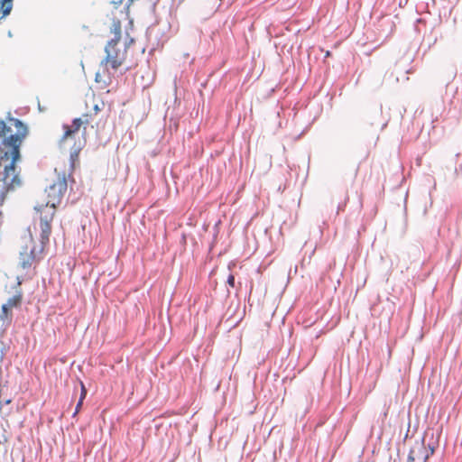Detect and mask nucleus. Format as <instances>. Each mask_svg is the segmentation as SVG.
Returning a JSON list of instances; mask_svg holds the SVG:
<instances>
[{"label": "nucleus", "mask_w": 462, "mask_h": 462, "mask_svg": "<svg viewBox=\"0 0 462 462\" xmlns=\"http://www.w3.org/2000/svg\"><path fill=\"white\" fill-rule=\"evenodd\" d=\"M24 137L25 133L17 132L3 136L0 143V166L5 161L10 159V162L4 166L3 176L0 178V181L6 186L7 190H14L22 185L15 163L21 159L20 146Z\"/></svg>", "instance_id": "f257e3e1"}, {"label": "nucleus", "mask_w": 462, "mask_h": 462, "mask_svg": "<svg viewBox=\"0 0 462 462\" xmlns=\"http://www.w3.org/2000/svg\"><path fill=\"white\" fill-rule=\"evenodd\" d=\"M67 187L66 174L62 172V174L58 175L57 180L46 189L48 204L51 205V207H57L60 203Z\"/></svg>", "instance_id": "f03ea898"}, {"label": "nucleus", "mask_w": 462, "mask_h": 462, "mask_svg": "<svg viewBox=\"0 0 462 462\" xmlns=\"http://www.w3.org/2000/svg\"><path fill=\"white\" fill-rule=\"evenodd\" d=\"M55 208L56 207H51L48 202H46L45 205H37L34 207V209L40 213L41 236L42 239H49L51 231V223L55 214Z\"/></svg>", "instance_id": "7ed1b4c3"}, {"label": "nucleus", "mask_w": 462, "mask_h": 462, "mask_svg": "<svg viewBox=\"0 0 462 462\" xmlns=\"http://www.w3.org/2000/svg\"><path fill=\"white\" fill-rule=\"evenodd\" d=\"M29 243L31 244L30 247L26 245L20 251L21 260H40L44 256H42L44 249L45 242H48L49 239H42L41 236V241L38 245L34 244L32 237L29 238Z\"/></svg>", "instance_id": "20e7f679"}, {"label": "nucleus", "mask_w": 462, "mask_h": 462, "mask_svg": "<svg viewBox=\"0 0 462 462\" xmlns=\"http://www.w3.org/2000/svg\"><path fill=\"white\" fill-rule=\"evenodd\" d=\"M117 44H111L110 42L105 47L106 57L101 61V65L110 63L114 69H117L122 65V60L118 59L119 51L116 49Z\"/></svg>", "instance_id": "39448f33"}, {"label": "nucleus", "mask_w": 462, "mask_h": 462, "mask_svg": "<svg viewBox=\"0 0 462 462\" xmlns=\"http://www.w3.org/2000/svg\"><path fill=\"white\" fill-rule=\"evenodd\" d=\"M23 300V292L22 290H15L14 295L7 300V302L3 304L8 309L18 308L20 307Z\"/></svg>", "instance_id": "423d86ee"}, {"label": "nucleus", "mask_w": 462, "mask_h": 462, "mask_svg": "<svg viewBox=\"0 0 462 462\" xmlns=\"http://www.w3.org/2000/svg\"><path fill=\"white\" fill-rule=\"evenodd\" d=\"M111 32L114 33V38L111 39L110 45L113 44H118V42L121 40V22L119 20H114L113 25L111 28Z\"/></svg>", "instance_id": "0eeeda50"}, {"label": "nucleus", "mask_w": 462, "mask_h": 462, "mask_svg": "<svg viewBox=\"0 0 462 462\" xmlns=\"http://www.w3.org/2000/svg\"><path fill=\"white\" fill-rule=\"evenodd\" d=\"M0 319L3 322V326L5 328L11 324L13 319V313L11 310L4 305H2L1 308Z\"/></svg>", "instance_id": "6e6552de"}, {"label": "nucleus", "mask_w": 462, "mask_h": 462, "mask_svg": "<svg viewBox=\"0 0 462 462\" xmlns=\"http://www.w3.org/2000/svg\"><path fill=\"white\" fill-rule=\"evenodd\" d=\"M13 8V0H0V20L7 16Z\"/></svg>", "instance_id": "1a4fd4ad"}, {"label": "nucleus", "mask_w": 462, "mask_h": 462, "mask_svg": "<svg viewBox=\"0 0 462 462\" xmlns=\"http://www.w3.org/2000/svg\"><path fill=\"white\" fill-rule=\"evenodd\" d=\"M10 122L17 128L18 133H25V135L27 134L28 128L20 119L12 117Z\"/></svg>", "instance_id": "9d476101"}, {"label": "nucleus", "mask_w": 462, "mask_h": 462, "mask_svg": "<svg viewBox=\"0 0 462 462\" xmlns=\"http://www.w3.org/2000/svg\"><path fill=\"white\" fill-rule=\"evenodd\" d=\"M11 132V128L5 125L4 120L0 119V137L5 136Z\"/></svg>", "instance_id": "9b49d317"}, {"label": "nucleus", "mask_w": 462, "mask_h": 462, "mask_svg": "<svg viewBox=\"0 0 462 462\" xmlns=\"http://www.w3.org/2000/svg\"><path fill=\"white\" fill-rule=\"evenodd\" d=\"M83 125V119L80 118V117H78V118H74L72 120V125L70 126L72 128V131H79V129L80 128V126Z\"/></svg>", "instance_id": "f8f14e48"}, {"label": "nucleus", "mask_w": 462, "mask_h": 462, "mask_svg": "<svg viewBox=\"0 0 462 462\" xmlns=\"http://www.w3.org/2000/svg\"><path fill=\"white\" fill-rule=\"evenodd\" d=\"M63 129H64V134L60 139L61 142L75 133V131H72V128L70 126H69L68 125H63Z\"/></svg>", "instance_id": "ddd939ff"}, {"label": "nucleus", "mask_w": 462, "mask_h": 462, "mask_svg": "<svg viewBox=\"0 0 462 462\" xmlns=\"http://www.w3.org/2000/svg\"><path fill=\"white\" fill-rule=\"evenodd\" d=\"M78 157H79V151L75 150L70 152L69 160H70V165L72 168L74 167V162L78 159Z\"/></svg>", "instance_id": "4468645a"}, {"label": "nucleus", "mask_w": 462, "mask_h": 462, "mask_svg": "<svg viewBox=\"0 0 462 462\" xmlns=\"http://www.w3.org/2000/svg\"><path fill=\"white\" fill-rule=\"evenodd\" d=\"M23 281V279L22 278V276L17 275V276H16V284L14 286V288H13V289H14V291H15V290H21L20 286H21V284H22Z\"/></svg>", "instance_id": "2eb2a0df"}, {"label": "nucleus", "mask_w": 462, "mask_h": 462, "mask_svg": "<svg viewBox=\"0 0 462 462\" xmlns=\"http://www.w3.org/2000/svg\"><path fill=\"white\" fill-rule=\"evenodd\" d=\"M80 385H81V394H80V398L79 399L84 400L86 395H87V390H86V387L83 384V383H80Z\"/></svg>", "instance_id": "dca6fc26"}, {"label": "nucleus", "mask_w": 462, "mask_h": 462, "mask_svg": "<svg viewBox=\"0 0 462 462\" xmlns=\"http://www.w3.org/2000/svg\"><path fill=\"white\" fill-rule=\"evenodd\" d=\"M227 283L231 287H235V276L233 274H230L227 278Z\"/></svg>", "instance_id": "f3484780"}, {"label": "nucleus", "mask_w": 462, "mask_h": 462, "mask_svg": "<svg viewBox=\"0 0 462 462\" xmlns=\"http://www.w3.org/2000/svg\"><path fill=\"white\" fill-rule=\"evenodd\" d=\"M429 448H430V451L423 457V462H426V460L430 457V456L434 453V448L433 447L430 446Z\"/></svg>", "instance_id": "a211bd4d"}, {"label": "nucleus", "mask_w": 462, "mask_h": 462, "mask_svg": "<svg viewBox=\"0 0 462 462\" xmlns=\"http://www.w3.org/2000/svg\"><path fill=\"white\" fill-rule=\"evenodd\" d=\"M20 266L23 270H24L32 266V262H22Z\"/></svg>", "instance_id": "6ab92c4d"}, {"label": "nucleus", "mask_w": 462, "mask_h": 462, "mask_svg": "<svg viewBox=\"0 0 462 462\" xmlns=\"http://www.w3.org/2000/svg\"><path fill=\"white\" fill-rule=\"evenodd\" d=\"M414 451L411 450L408 456V461L407 462H412L415 460V457H414Z\"/></svg>", "instance_id": "aec40b11"}, {"label": "nucleus", "mask_w": 462, "mask_h": 462, "mask_svg": "<svg viewBox=\"0 0 462 462\" xmlns=\"http://www.w3.org/2000/svg\"><path fill=\"white\" fill-rule=\"evenodd\" d=\"M67 265H68V269L71 273L75 267V262H68Z\"/></svg>", "instance_id": "412c9836"}, {"label": "nucleus", "mask_w": 462, "mask_h": 462, "mask_svg": "<svg viewBox=\"0 0 462 462\" xmlns=\"http://www.w3.org/2000/svg\"><path fill=\"white\" fill-rule=\"evenodd\" d=\"M82 403H83V400L79 399L78 403H77L76 411H75L74 415L79 411V408L81 407Z\"/></svg>", "instance_id": "4be33fe9"}, {"label": "nucleus", "mask_w": 462, "mask_h": 462, "mask_svg": "<svg viewBox=\"0 0 462 462\" xmlns=\"http://www.w3.org/2000/svg\"><path fill=\"white\" fill-rule=\"evenodd\" d=\"M83 116L85 117L84 120H83V124H88V115H84Z\"/></svg>", "instance_id": "5701e85b"}, {"label": "nucleus", "mask_w": 462, "mask_h": 462, "mask_svg": "<svg viewBox=\"0 0 462 462\" xmlns=\"http://www.w3.org/2000/svg\"><path fill=\"white\" fill-rule=\"evenodd\" d=\"M98 79H99V73H97L96 74V81H98Z\"/></svg>", "instance_id": "b1692460"}, {"label": "nucleus", "mask_w": 462, "mask_h": 462, "mask_svg": "<svg viewBox=\"0 0 462 462\" xmlns=\"http://www.w3.org/2000/svg\"><path fill=\"white\" fill-rule=\"evenodd\" d=\"M10 402H11V400H6L5 402L6 404H8V403H10Z\"/></svg>", "instance_id": "393cba45"}, {"label": "nucleus", "mask_w": 462, "mask_h": 462, "mask_svg": "<svg viewBox=\"0 0 462 462\" xmlns=\"http://www.w3.org/2000/svg\"><path fill=\"white\" fill-rule=\"evenodd\" d=\"M8 36L11 37L12 36V32L9 31L8 32Z\"/></svg>", "instance_id": "a878e982"}, {"label": "nucleus", "mask_w": 462, "mask_h": 462, "mask_svg": "<svg viewBox=\"0 0 462 462\" xmlns=\"http://www.w3.org/2000/svg\"><path fill=\"white\" fill-rule=\"evenodd\" d=\"M228 269H229V270H231V269H232V265H231V264H229V265H228Z\"/></svg>", "instance_id": "bb28decb"}]
</instances>
